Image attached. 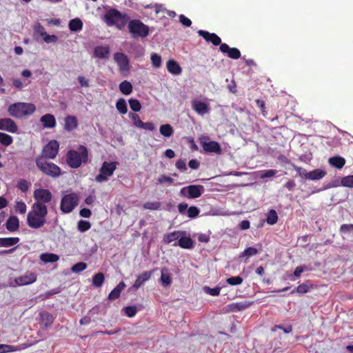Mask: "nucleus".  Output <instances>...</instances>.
Instances as JSON below:
<instances>
[{"label":"nucleus","mask_w":353,"mask_h":353,"mask_svg":"<svg viewBox=\"0 0 353 353\" xmlns=\"http://www.w3.org/2000/svg\"><path fill=\"white\" fill-rule=\"evenodd\" d=\"M294 169L297 171V172L299 174L301 177H303L305 179H307V174L306 170L304 168H302V167L294 165Z\"/></svg>","instance_id":"nucleus-63"},{"label":"nucleus","mask_w":353,"mask_h":353,"mask_svg":"<svg viewBox=\"0 0 353 353\" xmlns=\"http://www.w3.org/2000/svg\"><path fill=\"white\" fill-rule=\"evenodd\" d=\"M20 222L17 216H10L6 223V229L9 232H15L19 230Z\"/></svg>","instance_id":"nucleus-21"},{"label":"nucleus","mask_w":353,"mask_h":353,"mask_svg":"<svg viewBox=\"0 0 353 353\" xmlns=\"http://www.w3.org/2000/svg\"><path fill=\"white\" fill-rule=\"evenodd\" d=\"M117 164V161H103L101 166L99 174L95 177L96 181L99 183L108 181L109 177L116 170Z\"/></svg>","instance_id":"nucleus-6"},{"label":"nucleus","mask_w":353,"mask_h":353,"mask_svg":"<svg viewBox=\"0 0 353 353\" xmlns=\"http://www.w3.org/2000/svg\"><path fill=\"white\" fill-rule=\"evenodd\" d=\"M204 190V187L201 185H191L183 187L179 194L188 199H196L202 195Z\"/></svg>","instance_id":"nucleus-10"},{"label":"nucleus","mask_w":353,"mask_h":353,"mask_svg":"<svg viewBox=\"0 0 353 353\" xmlns=\"http://www.w3.org/2000/svg\"><path fill=\"white\" fill-rule=\"evenodd\" d=\"M258 250L256 248L249 247L245 248V250L240 254V257L246 256H252L256 255L258 254Z\"/></svg>","instance_id":"nucleus-48"},{"label":"nucleus","mask_w":353,"mask_h":353,"mask_svg":"<svg viewBox=\"0 0 353 353\" xmlns=\"http://www.w3.org/2000/svg\"><path fill=\"white\" fill-rule=\"evenodd\" d=\"M40 121L42 123L43 128H54L57 125V121L54 115L50 113L43 114L40 118Z\"/></svg>","instance_id":"nucleus-19"},{"label":"nucleus","mask_w":353,"mask_h":353,"mask_svg":"<svg viewBox=\"0 0 353 353\" xmlns=\"http://www.w3.org/2000/svg\"><path fill=\"white\" fill-rule=\"evenodd\" d=\"M341 234H347L353 232V223H343L341 224L339 228Z\"/></svg>","instance_id":"nucleus-46"},{"label":"nucleus","mask_w":353,"mask_h":353,"mask_svg":"<svg viewBox=\"0 0 353 353\" xmlns=\"http://www.w3.org/2000/svg\"><path fill=\"white\" fill-rule=\"evenodd\" d=\"M176 168L180 171H185L187 170V167L185 165V161L182 160V159H179L175 163Z\"/></svg>","instance_id":"nucleus-64"},{"label":"nucleus","mask_w":353,"mask_h":353,"mask_svg":"<svg viewBox=\"0 0 353 353\" xmlns=\"http://www.w3.org/2000/svg\"><path fill=\"white\" fill-rule=\"evenodd\" d=\"M193 241L190 237H185V236H180L178 239V246L182 248H192L193 247Z\"/></svg>","instance_id":"nucleus-27"},{"label":"nucleus","mask_w":353,"mask_h":353,"mask_svg":"<svg viewBox=\"0 0 353 353\" xmlns=\"http://www.w3.org/2000/svg\"><path fill=\"white\" fill-rule=\"evenodd\" d=\"M131 120L133 121L134 125L137 126L138 128H141L142 121L138 114L131 113L130 114Z\"/></svg>","instance_id":"nucleus-58"},{"label":"nucleus","mask_w":353,"mask_h":353,"mask_svg":"<svg viewBox=\"0 0 353 353\" xmlns=\"http://www.w3.org/2000/svg\"><path fill=\"white\" fill-rule=\"evenodd\" d=\"M15 212L19 214H26L27 212V205L26 203L23 201H18L15 205Z\"/></svg>","instance_id":"nucleus-47"},{"label":"nucleus","mask_w":353,"mask_h":353,"mask_svg":"<svg viewBox=\"0 0 353 353\" xmlns=\"http://www.w3.org/2000/svg\"><path fill=\"white\" fill-rule=\"evenodd\" d=\"M161 284L164 286H168L171 284L172 276L168 268L161 269Z\"/></svg>","instance_id":"nucleus-29"},{"label":"nucleus","mask_w":353,"mask_h":353,"mask_svg":"<svg viewBox=\"0 0 353 353\" xmlns=\"http://www.w3.org/2000/svg\"><path fill=\"white\" fill-rule=\"evenodd\" d=\"M203 289L204 292L205 293H208L209 295L214 296L220 295V292H221L220 287H216L214 288H211L207 287V285H205Z\"/></svg>","instance_id":"nucleus-52"},{"label":"nucleus","mask_w":353,"mask_h":353,"mask_svg":"<svg viewBox=\"0 0 353 353\" xmlns=\"http://www.w3.org/2000/svg\"><path fill=\"white\" fill-rule=\"evenodd\" d=\"M152 64L154 68H159L162 64V58L157 54H152L151 56Z\"/></svg>","instance_id":"nucleus-56"},{"label":"nucleus","mask_w":353,"mask_h":353,"mask_svg":"<svg viewBox=\"0 0 353 353\" xmlns=\"http://www.w3.org/2000/svg\"><path fill=\"white\" fill-rule=\"evenodd\" d=\"M30 183L27 181L26 179H19V181L17 183V187L18 188L21 190L22 192H27L28 189L30 188Z\"/></svg>","instance_id":"nucleus-50"},{"label":"nucleus","mask_w":353,"mask_h":353,"mask_svg":"<svg viewBox=\"0 0 353 353\" xmlns=\"http://www.w3.org/2000/svg\"><path fill=\"white\" fill-rule=\"evenodd\" d=\"M79 198L77 194L63 195L60 202V210L63 214H70L77 207Z\"/></svg>","instance_id":"nucleus-7"},{"label":"nucleus","mask_w":353,"mask_h":353,"mask_svg":"<svg viewBox=\"0 0 353 353\" xmlns=\"http://www.w3.org/2000/svg\"><path fill=\"white\" fill-rule=\"evenodd\" d=\"M132 85L128 81H123L119 84V90L124 94H129L132 92Z\"/></svg>","instance_id":"nucleus-34"},{"label":"nucleus","mask_w":353,"mask_h":353,"mask_svg":"<svg viewBox=\"0 0 353 353\" xmlns=\"http://www.w3.org/2000/svg\"><path fill=\"white\" fill-rule=\"evenodd\" d=\"M125 283L124 281H121L117 286L111 290L108 296L109 300H115L117 299L118 297L121 296V292L125 288Z\"/></svg>","instance_id":"nucleus-23"},{"label":"nucleus","mask_w":353,"mask_h":353,"mask_svg":"<svg viewBox=\"0 0 353 353\" xmlns=\"http://www.w3.org/2000/svg\"><path fill=\"white\" fill-rule=\"evenodd\" d=\"M93 285L96 288H101L104 283V274L102 272H97L92 278Z\"/></svg>","instance_id":"nucleus-39"},{"label":"nucleus","mask_w":353,"mask_h":353,"mask_svg":"<svg viewBox=\"0 0 353 353\" xmlns=\"http://www.w3.org/2000/svg\"><path fill=\"white\" fill-rule=\"evenodd\" d=\"M192 108L195 111V112L201 115L208 113L210 110L208 104L202 101L196 99L192 101Z\"/></svg>","instance_id":"nucleus-18"},{"label":"nucleus","mask_w":353,"mask_h":353,"mask_svg":"<svg viewBox=\"0 0 353 353\" xmlns=\"http://www.w3.org/2000/svg\"><path fill=\"white\" fill-rule=\"evenodd\" d=\"M208 137H203L199 139V143L202 147L203 151L206 153H215L221 154L223 153V150L219 142L215 141H209Z\"/></svg>","instance_id":"nucleus-9"},{"label":"nucleus","mask_w":353,"mask_h":353,"mask_svg":"<svg viewBox=\"0 0 353 353\" xmlns=\"http://www.w3.org/2000/svg\"><path fill=\"white\" fill-rule=\"evenodd\" d=\"M219 50L223 53H226L230 59H238L241 57V52L236 48H230L227 43H222L219 47Z\"/></svg>","instance_id":"nucleus-16"},{"label":"nucleus","mask_w":353,"mask_h":353,"mask_svg":"<svg viewBox=\"0 0 353 353\" xmlns=\"http://www.w3.org/2000/svg\"><path fill=\"white\" fill-rule=\"evenodd\" d=\"M185 234V232L176 230L171 232V233L165 234L163 238V242L165 243H170L179 239V236Z\"/></svg>","instance_id":"nucleus-25"},{"label":"nucleus","mask_w":353,"mask_h":353,"mask_svg":"<svg viewBox=\"0 0 353 353\" xmlns=\"http://www.w3.org/2000/svg\"><path fill=\"white\" fill-rule=\"evenodd\" d=\"M153 274V271H145L141 273L140 275L137 276L136 280L133 283V288L134 289H139L141 285L145 284V281L150 279Z\"/></svg>","instance_id":"nucleus-20"},{"label":"nucleus","mask_w":353,"mask_h":353,"mask_svg":"<svg viewBox=\"0 0 353 353\" xmlns=\"http://www.w3.org/2000/svg\"><path fill=\"white\" fill-rule=\"evenodd\" d=\"M33 198L34 203L47 208V203H50L52 199V194L50 190L40 188L33 192Z\"/></svg>","instance_id":"nucleus-8"},{"label":"nucleus","mask_w":353,"mask_h":353,"mask_svg":"<svg viewBox=\"0 0 353 353\" xmlns=\"http://www.w3.org/2000/svg\"><path fill=\"white\" fill-rule=\"evenodd\" d=\"M91 228V223L87 220L81 219L77 223V230L81 232H86Z\"/></svg>","instance_id":"nucleus-42"},{"label":"nucleus","mask_w":353,"mask_h":353,"mask_svg":"<svg viewBox=\"0 0 353 353\" xmlns=\"http://www.w3.org/2000/svg\"><path fill=\"white\" fill-rule=\"evenodd\" d=\"M199 209L196 206H190L188 208L187 214L189 218L194 219L196 216L199 215Z\"/></svg>","instance_id":"nucleus-53"},{"label":"nucleus","mask_w":353,"mask_h":353,"mask_svg":"<svg viewBox=\"0 0 353 353\" xmlns=\"http://www.w3.org/2000/svg\"><path fill=\"white\" fill-rule=\"evenodd\" d=\"M36 106L28 102H15L8 106L9 114L15 118H22L35 112Z\"/></svg>","instance_id":"nucleus-3"},{"label":"nucleus","mask_w":353,"mask_h":353,"mask_svg":"<svg viewBox=\"0 0 353 353\" xmlns=\"http://www.w3.org/2000/svg\"><path fill=\"white\" fill-rule=\"evenodd\" d=\"M124 312L126 316L128 317H132L136 315L138 310L135 305H128V307H124Z\"/></svg>","instance_id":"nucleus-55"},{"label":"nucleus","mask_w":353,"mask_h":353,"mask_svg":"<svg viewBox=\"0 0 353 353\" xmlns=\"http://www.w3.org/2000/svg\"><path fill=\"white\" fill-rule=\"evenodd\" d=\"M160 133L165 137H172L174 133V129L170 124H163L160 126Z\"/></svg>","instance_id":"nucleus-36"},{"label":"nucleus","mask_w":353,"mask_h":353,"mask_svg":"<svg viewBox=\"0 0 353 353\" xmlns=\"http://www.w3.org/2000/svg\"><path fill=\"white\" fill-rule=\"evenodd\" d=\"M128 102L130 109L134 110L135 112H137V111H139L141 109V104L139 100L131 98Z\"/></svg>","instance_id":"nucleus-45"},{"label":"nucleus","mask_w":353,"mask_h":353,"mask_svg":"<svg viewBox=\"0 0 353 353\" xmlns=\"http://www.w3.org/2000/svg\"><path fill=\"white\" fill-rule=\"evenodd\" d=\"M19 350L20 348L15 345L0 344V353L13 352Z\"/></svg>","instance_id":"nucleus-43"},{"label":"nucleus","mask_w":353,"mask_h":353,"mask_svg":"<svg viewBox=\"0 0 353 353\" xmlns=\"http://www.w3.org/2000/svg\"><path fill=\"white\" fill-rule=\"evenodd\" d=\"M36 165L43 174L50 176V177L57 178L61 174L59 166L53 162L48 161L47 159L43 157L36 158Z\"/></svg>","instance_id":"nucleus-4"},{"label":"nucleus","mask_w":353,"mask_h":353,"mask_svg":"<svg viewBox=\"0 0 353 353\" xmlns=\"http://www.w3.org/2000/svg\"><path fill=\"white\" fill-rule=\"evenodd\" d=\"M114 58L117 64L119 71L124 76L128 75L130 66L127 55L123 54V52H115Z\"/></svg>","instance_id":"nucleus-12"},{"label":"nucleus","mask_w":353,"mask_h":353,"mask_svg":"<svg viewBox=\"0 0 353 353\" xmlns=\"http://www.w3.org/2000/svg\"><path fill=\"white\" fill-rule=\"evenodd\" d=\"M116 108L121 114H125L128 112V105L126 101L123 98H120L117 103Z\"/></svg>","instance_id":"nucleus-40"},{"label":"nucleus","mask_w":353,"mask_h":353,"mask_svg":"<svg viewBox=\"0 0 353 353\" xmlns=\"http://www.w3.org/2000/svg\"><path fill=\"white\" fill-rule=\"evenodd\" d=\"M78 119L74 116H66L64 118V129L70 132V131L77 128Z\"/></svg>","instance_id":"nucleus-22"},{"label":"nucleus","mask_w":353,"mask_h":353,"mask_svg":"<svg viewBox=\"0 0 353 353\" xmlns=\"http://www.w3.org/2000/svg\"><path fill=\"white\" fill-rule=\"evenodd\" d=\"M110 53V48L108 46H97L94 49V55L99 59H107Z\"/></svg>","instance_id":"nucleus-26"},{"label":"nucleus","mask_w":353,"mask_h":353,"mask_svg":"<svg viewBox=\"0 0 353 353\" xmlns=\"http://www.w3.org/2000/svg\"><path fill=\"white\" fill-rule=\"evenodd\" d=\"M128 19V16L127 14H122V13L118 10H116V8H110L103 16V20L108 26L115 25L117 23L118 21H125Z\"/></svg>","instance_id":"nucleus-11"},{"label":"nucleus","mask_w":353,"mask_h":353,"mask_svg":"<svg viewBox=\"0 0 353 353\" xmlns=\"http://www.w3.org/2000/svg\"><path fill=\"white\" fill-rule=\"evenodd\" d=\"M0 130H6L10 133H17L19 128L16 122L10 118H1Z\"/></svg>","instance_id":"nucleus-14"},{"label":"nucleus","mask_w":353,"mask_h":353,"mask_svg":"<svg viewBox=\"0 0 353 353\" xmlns=\"http://www.w3.org/2000/svg\"><path fill=\"white\" fill-rule=\"evenodd\" d=\"M276 173H277L276 170H261L260 172V174H259V178L265 179V178L273 177V176L276 174Z\"/></svg>","instance_id":"nucleus-54"},{"label":"nucleus","mask_w":353,"mask_h":353,"mask_svg":"<svg viewBox=\"0 0 353 353\" xmlns=\"http://www.w3.org/2000/svg\"><path fill=\"white\" fill-rule=\"evenodd\" d=\"M326 172L325 170L321 169H315L314 170L310 171L307 174V179H320L325 175Z\"/></svg>","instance_id":"nucleus-30"},{"label":"nucleus","mask_w":353,"mask_h":353,"mask_svg":"<svg viewBox=\"0 0 353 353\" xmlns=\"http://www.w3.org/2000/svg\"><path fill=\"white\" fill-rule=\"evenodd\" d=\"M341 185L353 188V174L343 177L341 179Z\"/></svg>","instance_id":"nucleus-44"},{"label":"nucleus","mask_w":353,"mask_h":353,"mask_svg":"<svg viewBox=\"0 0 353 353\" xmlns=\"http://www.w3.org/2000/svg\"><path fill=\"white\" fill-rule=\"evenodd\" d=\"M37 280V274L34 272H26L24 275L16 277L15 283L19 285L34 283Z\"/></svg>","instance_id":"nucleus-17"},{"label":"nucleus","mask_w":353,"mask_h":353,"mask_svg":"<svg viewBox=\"0 0 353 353\" xmlns=\"http://www.w3.org/2000/svg\"><path fill=\"white\" fill-rule=\"evenodd\" d=\"M243 281V277L240 276H230L226 280V283L231 285H240Z\"/></svg>","instance_id":"nucleus-49"},{"label":"nucleus","mask_w":353,"mask_h":353,"mask_svg":"<svg viewBox=\"0 0 353 353\" xmlns=\"http://www.w3.org/2000/svg\"><path fill=\"white\" fill-rule=\"evenodd\" d=\"M157 183H168V184H172L174 183V179L172 177L168 176V175L162 174L157 179Z\"/></svg>","instance_id":"nucleus-59"},{"label":"nucleus","mask_w":353,"mask_h":353,"mask_svg":"<svg viewBox=\"0 0 353 353\" xmlns=\"http://www.w3.org/2000/svg\"><path fill=\"white\" fill-rule=\"evenodd\" d=\"M252 304V303H251V301H240L239 303H232L229 305L232 310L237 312V310H241L250 307Z\"/></svg>","instance_id":"nucleus-32"},{"label":"nucleus","mask_w":353,"mask_h":353,"mask_svg":"<svg viewBox=\"0 0 353 353\" xmlns=\"http://www.w3.org/2000/svg\"><path fill=\"white\" fill-rule=\"evenodd\" d=\"M40 259L44 263H55L59 259V256L55 254H43L40 255Z\"/></svg>","instance_id":"nucleus-35"},{"label":"nucleus","mask_w":353,"mask_h":353,"mask_svg":"<svg viewBox=\"0 0 353 353\" xmlns=\"http://www.w3.org/2000/svg\"><path fill=\"white\" fill-rule=\"evenodd\" d=\"M41 323L46 326L50 325L54 321V316L52 314L48 312H45L40 314Z\"/></svg>","instance_id":"nucleus-37"},{"label":"nucleus","mask_w":353,"mask_h":353,"mask_svg":"<svg viewBox=\"0 0 353 353\" xmlns=\"http://www.w3.org/2000/svg\"><path fill=\"white\" fill-rule=\"evenodd\" d=\"M128 28L134 39L148 36L149 28L140 19H132L128 24Z\"/></svg>","instance_id":"nucleus-5"},{"label":"nucleus","mask_w":353,"mask_h":353,"mask_svg":"<svg viewBox=\"0 0 353 353\" xmlns=\"http://www.w3.org/2000/svg\"><path fill=\"white\" fill-rule=\"evenodd\" d=\"M13 143V137L10 134L0 132V143L4 146H8Z\"/></svg>","instance_id":"nucleus-38"},{"label":"nucleus","mask_w":353,"mask_h":353,"mask_svg":"<svg viewBox=\"0 0 353 353\" xmlns=\"http://www.w3.org/2000/svg\"><path fill=\"white\" fill-rule=\"evenodd\" d=\"M278 220V215L276 211L274 210H270L267 214L266 222L270 225L276 223Z\"/></svg>","instance_id":"nucleus-41"},{"label":"nucleus","mask_w":353,"mask_h":353,"mask_svg":"<svg viewBox=\"0 0 353 353\" xmlns=\"http://www.w3.org/2000/svg\"><path fill=\"white\" fill-rule=\"evenodd\" d=\"M59 150V143L58 141L56 140H51L44 146L42 150V154L39 157L54 159L57 157Z\"/></svg>","instance_id":"nucleus-13"},{"label":"nucleus","mask_w":353,"mask_h":353,"mask_svg":"<svg viewBox=\"0 0 353 353\" xmlns=\"http://www.w3.org/2000/svg\"><path fill=\"white\" fill-rule=\"evenodd\" d=\"M34 31L41 36L42 39H44V37L46 35V31L45 30V28L41 25V23H37L34 26Z\"/></svg>","instance_id":"nucleus-60"},{"label":"nucleus","mask_w":353,"mask_h":353,"mask_svg":"<svg viewBox=\"0 0 353 353\" xmlns=\"http://www.w3.org/2000/svg\"><path fill=\"white\" fill-rule=\"evenodd\" d=\"M19 238L9 237V238H0V247H11L19 243Z\"/></svg>","instance_id":"nucleus-28"},{"label":"nucleus","mask_w":353,"mask_h":353,"mask_svg":"<svg viewBox=\"0 0 353 353\" xmlns=\"http://www.w3.org/2000/svg\"><path fill=\"white\" fill-rule=\"evenodd\" d=\"M161 203L158 201L155 202H145L143 204L145 210H157L161 207Z\"/></svg>","instance_id":"nucleus-51"},{"label":"nucleus","mask_w":353,"mask_h":353,"mask_svg":"<svg viewBox=\"0 0 353 353\" xmlns=\"http://www.w3.org/2000/svg\"><path fill=\"white\" fill-rule=\"evenodd\" d=\"M88 268V265L85 263L80 262L72 265V271L73 272H80L84 271Z\"/></svg>","instance_id":"nucleus-57"},{"label":"nucleus","mask_w":353,"mask_h":353,"mask_svg":"<svg viewBox=\"0 0 353 353\" xmlns=\"http://www.w3.org/2000/svg\"><path fill=\"white\" fill-rule=\"evenodd\" d=\"M198 34L199 36H201L203 39H204L208 43H212L213 45L218 46L219 47L221 43V39L217 34H214V32H210L206 30H199Z\"/></svg>","instance_id":"nucleus-15"},{"label":"nucleus","mask_w":353,"mask_h":353,"mask_svg":"<svg viewBox=\"0 0 353 353\" xmlns=\"http://www.w3.org/2000/svg\"><path fill=\"white\" fill-rule=\"evenodd\" d=\"M48 208H43L39 204L32 203L26 218L28 225L33 230H39L47 223Z\"/></svg>","instance_id":"nucleus-1"},{"label":"nucleus","mask_w":353,"mask_h":353,"mask_svg":"<svg viewBox=\"0 0 353 353\" xmlns=\"http://www.w3.org/2000/svg\"><path fill=\"white\" fill-rule=\"evenodd\" d=\"M43 40L47 43H57L58 37H57V36L54 35V34L53 35L48 34V33L46 32Z\"/></svg>","instance_id":"nucleus-61"},{"label":"nucleus","mask_w":353,"mask_h":353,"mask_svg":"<svg viewBox=\"0 0 353 353\" xmlns=\"http://www.w3.org/2000/svg\"><path fill=\"white\" fill-rule=\"evenodd\" d=\"M179 19L180 21V23H181L185 27H190V26L192 25V22L189 18H187L185 15L180 14L179 16Z\"/></svg>","instance_id":"nucleus-62"},{"label":"nucleus","mask_w":353,"mask_h":353,"mask_svg":"<svg viewBox=\"0 0 353 353\" xmlns=\"http://www.w3.org/2000/svg\"><path fill=\"white\" fill-rule=\"evenodd\" d=\"M166 65L168 72L172 75H179L182 72V68L175 60H168Z\"/></svg>","instance_id":"nucleus-24"},{"label":"nucleus","mask_w":353,"mask_h":353,"mask_svg":"<svg viewBox=\"0 0 353 353\" xmlns=\"http://www.w3.org/2000/svg\"><path fill=\"white\" fill-rule=\"evenodd\" d=\"M69 28L71 31L74 32L81 30L83 28L82 21L79 18L71 19L69 23Z\"/></svg>","instance_id":"nucleus-33"},{"label":"nucleus","mask_w":353,"mask_h":353,"mask_svg":"<svg viewBox=\"0 0 353 353\" xmlns=\"http://www.w3.org/2000/svg\"><path fill=\"white\" fill-rule=\"evenodd\" d=\"M79 151L70 150L66 154V163L72 169H78L81 167L82 163H88V152L86 146L80 145Z\"/></svg>","instance_id":"nucleus-2"},{"label":"nucleus","mask_w":353,"mask_h":353,"mask_svg":"<svg viewBox=\"0 0 353 353\" xmlns=\"http://www.w3.org/2000/svg\"><path fill=\"white\" fill-rule=\"evenodd\" d=\"M328 161L331 165L336 167L337 169H341L345 163V158L341 157H331Z\"/></svg>","instance_id":"nucleus-31"}]
</instances>
